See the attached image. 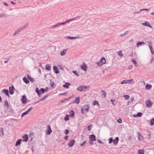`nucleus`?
<instances>
[{"instance_id":"obj_18","label":"nucleus","mask_w":154,"mask_h":154,"mask_svg":"<svg viewBox=\"0 0 154 154\" xmlns=\"http://www.w3.org/2000/svg\"><path fill=\"white\" fill-rule=\"evenodd\" d=\"M80 101V97H78L75 98V99L73 101V102L77 104L79 103Z\"/></svg>"},{"instance_id":"obj_33","label":"nucleus","mask_w":154,"mask_h":154,"mask_svg":"<svg viewBox=\"0 0 154 154\" xmlns=\"http://www.w3.org/2000/svg\"><path fill=\"white\" fill-rule=\"evenodd\" d=\"M71 84L69 83L68 82H66L65 84V85H63V86L64 88H68V86L69 85H70Z\"/></svg>"},{"instance_id":"obj_8","label":"nucleus","mask_w":154,"mask_h":154,"mask_svg":"<svg viewBox=\"0 0 154 154\" xmlns=\"http://www.w3.org/2000/svg\"><path fill=\"white\" fill-rule=\"evenodd\" d=\"M32 109V107H30L29 109H28L25 112H23L21 116V117H23L24 116L28 114Z\"/></svg>"},{"instance_id":"obj_52","label":"nucleus","mask_w":154,"mask_h":154,"mask_svg":"<svg viewBox=\"0 0 154 154\" xmlns=\"http://www.w3.org/2000/svg\"><path fill=\"white\" fill-rule=\"evenodd\" d=\"M54 82H50V85L51 87H53L54 85Z\"/></svg>"},{"instance_id":"obj_61","label":"nucleus","mask_w":154,"mask_h":154,"mask_svg":"<svg viewBox=\"0 0 154 154\" xmlns=\"http://www.w3.org/2000/svg\"><path fill=\"white\" fill-rule=\"evenodd\" d=\"M68 136H66L65 137H64V139L66 140H68Z\"/></svg>"},{"instance_id":"obj_17","label":"nucleus","mask_w":154,"mask_h":154,"mask_svg":"<svg viewBox=\"0 0 154 154\" xmlns=\"http://www.w3.org/2000/svg\"><path fill=\"white\" fill-rule=\"evenodd\" d=\"M3 93L5 94L7 96L9 97L10 95L9 94L8 91V90L6 89H4L2 91Z\"/></svg>"},{"instance_id":"obj_10","label":"nucleus","mask_w":154,"mask_h":154,"mask_svg":"<svg viewBox=\"0 0 154 154\" xmlns=\"http://www.w3.org/2000/svg\"><path fill=\"white\" fill-rule=\"evenodd\" d=\"M152 103L150 100H148L146 102V106L148 107H151L152 105Z\"/></svg>"},{"instance_id":"obj_27","label":"nucleus","mask_w":154,"mask_h":154,"mask_svg":"<svg viewBox=\"0 0 154 154\" xmlns=\"http://www.w3.org/2000/svg\"><path fill=\"white\" fill-rule=\"evenodd\" d=\"M48 88L47 87L46 89L43 88H41V91L42 93H45V91H48Z\"/></svg>"},{"instance_id":"obj_31","label":"nucleus","mask_w":154,"mask_h":154,"mask_svg":"<svg viewBox=\"0 0 154 154\" xmlns=\"http://www.w3.org/2000/svg\"><path fill=\"white\" fill-rule=\"evenodd\" d=\"M23 81L26 83L28 84L29 83V81L27 79L26 77H24L23 78Z\"/></svg>"},{"instance_id":"obj_34","label":"nucleus","mask_w":154,"mask_h":154,"mask_svg":"<svg viewBox=\"0 0 154 154\" xmlns=\"http://www.w3.org/2000/svg\"><path fill=\"white\" fill-rule=\"evenodd\" d=\"M69 115H66L65 117H64V120L65 121H67L69 120Z\"/></svg>"},{"instance_id":"obj_49","label":"nucleus","mask_w":154,"mask_h":154,"mask_svg":"<svg viewBox=\"0 0 154 154\" xmlns=\"http://www.w3.org/2000/svg\"><path fill=\"white\" fill-rule=\"evenodd\" d=\"M14 89V87L13 86H12V87L9 88V91H13Z\"/></svg>"},{"instance_id":"obj_3","label":"nucleus","mask_w":154,"mask_h":154,"mask_svg":"<svg viewBox=\"0 0 154 154\" xmlns=\"http://www.w3.org/2000/svg\"><path fill=\"white\" fill-rule=\"evenodd\" d=\"M28 24H26L25 26L23 27H21V28L19 29L17 31H15L14 33L13 34V35L14 36L16 35L25 29V27L26 26L27 27L28 26Z\"/></svg>"},{"instance_id":"obj_15","label":"nucleus","mask_w":154,"mask_h":154,"mask_svg":"<svg viewBox=\"0 0 154 154\" xmlns=\"http://www.w3.org/2000/svg\"><path fill=\"white\" fill-rule=\"evenodd\" d=\"M67 48L64 49L62 51L60 52V55L61 56H63L65 55L66 53V51H67Z\"/></svg>"},{"instance_id":"obj_25","label":"nucleus","mask_w":154,"mask_h":154,"mask_svg":"<svg viewBox=\"0 0 154 154\" xmlns=\"http://www.w3.org/2000/svg\"><path fill=\"white\" fill-rule=\"evenodd\" d=\"M152 87V86L151 85L147 84L145 86V88L146 90H149Z\"/></svg>"},{"instance_id":"obj_30","label":"nucleus","mask_w":154,"mask_h":154,"mask_svg":"<svg viewBox=\"0 0 154 154\" xmlns=\"http://www.w3.org/2000/svg\"><path fill=\"white\" fill-rule=\"evenodd\" d=\"M148 45L149 46V48L150 49V50H151L152 53V50L153 49V48L151 46V45H152V43L150 42H148Z\"/></svg>"},{"instance_id":"obj_16","label":"nucleus","mask_w":154,"mask_h":154,"mask_svg":"<svg viewBox=\"0 0 154 154\" xmlns=\"http://www.w3.org/2000/svg\"><path fill=\"white\" fill-rule=\"evenodd\" d=\"M87 68L88 67L85 63L81 66V68H82V69L86 71H87Z\"/></svg>"},{"instance_id":"obj_56","label":"nucleus","mask_w":154,"mask_h":154,"mask_svg":"<svg viewBox=\"0 0 154 154\" xmlns=\"http://www.w3.org/2000/svg\"><path fill=\"white\" fill-rule=\"evenodd\" d=\"M28 78L30 79L31 81H32L33 80V79L32 78H31L30 76H29V75H28Z\"/></svg>"},{"instance_id":"obj_46","label":"nucleus","mask_w":154,"mask_h":154,"mask_svg":"<svg viewBox=\"0 0 154 154\" xmlns=\"http://www.w3.org/2000/svg\"><path fill=\"white\" fill-rule=\"evenodd\" d=\"M142 114L141 112H138L137 113V115L136 116L141 117L142 116Z\"/></svg>"},{"instance_id":"obj_35","label":"nucleus","mask_w":154,"mask_h":154,"mask_svg":"<svg viewBox=\"0 0 154 154\" xmlns=\"http://www.w3.org/2000/svg\"><path fill=\"white\" fill-rule=\"evenodd\" d=\"M93 104L94 105H96L97 106H99V103L97 101H93Z\"/></svg>"},{"instance_id":"obj_2","label":"nucleus","mask_w":154,"mask_h":154,"mask_svg":"<svg viewBox=\"0 0 154 154\" xmlns=\"http://www.w3.org/2000/svg\"><path fill=\"white\" fill-rule=\"evenodd\" d=\"M90 88V86H80L78 88L77 90L80 91H85L88 90Z\"/></svg>"},{"instance_id":"obj_26","label":"nucleus","mask_w":154,"mask_h":154,"mask_svg":"<svg viewBox=\"0 0 154 154\" xmlns=\"http://www.w3.org/2000/svg\"><path fill=\"white\" fill-rule=\"evenodd\" d=\"M45 69L48 71H50L51 70V66L49 64H47L46 65Z\"/></svg>"},{"instance_id":"obj_55","label":"nucleus","mask_w":154,"mask_h":154,"mask_svg":"<svg viewBox=\"0 0 154 154\" xmlns=\"http://www.w3.org/2000/svg\"><path fill=\"white\" fill-rule=\"evenodd\" d=\"M65 133L67 135L69 133V131L68 130H65Z\"/></svg>"},{"instance_id":"obj_57","label":"nucleus","mask_w":154,"mask_h":154,"mask_svg":"<svg viewBox=\"0 0 154 154\" xmlns=\"http://www.w3.org/2000/svg\"><path fill=\"white\" fill-rule=\"evenodd\" d=\"M132 67L133 66L132 65H130L128 66V69L131 70L132 68Z\"/></svg>"},{"instance_id":"obj_40","label":"nucleus","mask_w":154,"mask_h":154,"mask_svg":"<svg viewBox=\"0 0 154 154\" xmlns=\"http://www.w3.org/2000/svg\"><path fill=\"white\" fill-rule=\"evenodd\" d=\"M92 126V125H89L88 127V131H90L91 130V128Z\"/></svg>"},{"instance_id":"obj_7","label":"nucleus","mask_w":154,"mask_h":154,"mask_svg":"<svg viewBox=\"0 0 154 154\" xmlns=\"http://www.w3.org/2000/svg\"><path fill=\"white\" fill-rule=\"evenodd\" d=\"M75 142V140H70L68 144V146L70 147H72L74 144Z\"/></svg>"},{"instance_id":"obj_23","label":"nucleus","mask_w":154,"mask_h":154,"mask_svg":"<svg viewBox=\"0 0 154 154\" xmlns=\"http://www.w3.org/2000/svg\"><path fill=\"white\" fill-rule=\"evenodd\" d=\"M66 38H67L68 39H75L77 38H80L79 37H72L70 36H67Z\"/></svg>"},{"instance_id":"obj_42","label":"nucleus","mask_w":154,"mask_h":154,"mask_svg":"<svg viewBox=\"0 0 154 154\" xmlns=\"http://www.w3.org/2000/svg\"><path fill=\"white\" fill-rule=\"evenodd\" d=\"M118 55L121 57L123 56V55L121 51H120L118 52Z\"/></svg>"},{"instance_id":"obj_6","label":"nucleus","mask_w":154,"mask_h":154,"mask_svg":"<svg viewBox=\"0 0 154 154\" xmlns=\"http://www.w3.org/2000/svg\"><path fill=\"white\" fill-rule=\"evenodd\" d=\"M22 102L23 104L27 103V98L25 95H23L21 99Z\"/></svg>"},{"instance_id":"obj_62","label":"nucleus","mask_w":154,"mask_h":154,"mask_svg":"<svg viewBox=\"0 0 154 154\" xmlns=\"http://www.w3.org/2000/svg\"><path fill=\"white\" fill-rule=\"evenodd\" d=\"M98 142L99 143H102V144H103V143L100 140H98Z\"/></svg>"},{"instance_id":"obj_48","label":"nucleus","mask_w":154,"mask_h":154,"mask_svg":"<svg viewBox=\"0 0 154 154\" xmlns=\"http://www.w3.org/2000/svg\"><path fill=\"white\" fill-rule=\"evenodd\" d=\"M86 141H84L83 143L80 144V146H83L86 143Z\"/></svg>"},{"instance_id":"obj_38","label":"nucleus","mask_w":154,"mask_h":154,"mask_svg":"<svg viewBox=\"0 0 154 154\" xmlns=\"http://www.w3.org/2000/svg\"><path fill=\"white\" fill-rule=\"evenodd\" d=\"M96 63L99 66H101L103 65L102 63L100 62V60L99 62H96Z\"/></svg>"},{"instance_id":"obj_12","label":"nucleus","mask_w":154,"mask_h":154,"mask_svg":"<svg viewBox=\"0 0 154 154\" xmlns=\"http://www.w3.org/2000/svg\"><path fill=\"white\" fill-rule=\"evenodd\" d=\"M89 139L91 141H95L96 140V137L93 134L89 136Z\"/></svg>"},{"instance_id":"obj_24","label":"nucleus","mask_w":154,"mask_h":154,"mask_svg":"<svg viewBox=\"0 0 154 154\" xmlns=\"http://www.w3.org/2000/svg\"><path fill=\"white\" fill-rule=\"evenodd\" d=\"M52 132V130L51 129V126L50 125H48V129L47 130V134H50Z\"/></svg>"},{"instance_id":"obj_13","label":"nucleus","mask_w":154,"mask_h":154,"mask_svg":"<svg viewBox=\"0 0 154 154\" xmlns=\"http://www.w3.org/2000/svg\"><path fill=\"white\" fill-rule=\"evenodd\" d=\"M23 141L26 142L28 139V136L27 134H25L23 137Z\"/></svg>"},{"instance_id":"obj_64","label":"nucleus","mask_w":154,"mask_h":154,"mask_svg":"<svg viewBox=\"0 0 154 154\" xmlns=\"http://www.w3.org/2000/svg\"><path fill=\"white\" fill-rule=\"evenodd\" d=\"M9 92H10V94H13L14 93V92L13 91H10Z\"/></svg>"},{"instance_id":"obj_58","label":"nucleus","mask_w":154,"mask_h":154,"mask_svg":"<svg viewBox=\"0 0 154 154\" xmlns=\"http://www.w3.org/2000/svg\"><path fill=\"white\" fill-rule=\"evenodd\" d=\"M103 95H104V97H105L106 96V93L104 91H103Z\"/></svg>"},{"instance_id":"obj_44","label":"nucleus","mask_w":154,"mask_h":154,"mask_svg":"<svg viewBox=\"0 0 154 154\" xmlns=\"http://www.w3.org/2000/svg\"><path fill=\"white\" fill-rule=\"evenodd\" d=\"M78 17H76L73 18L72 19H69V20H68V21H69V22L71 21L74 20H75Z\"/></svg>"},{"instance_id":"obj_4","label":"nucleus","mask_w":154,"mask_h":154,"mask_svg":"<svg viewBox=\"0 0 154 154\" xmlns=\"http://www.w3.org/2000/svg\"><path fill=\"white\" fill-rule=\"evenodd\" d=\"M137 136L138 137V140L139 141H143L144 140V138L140 132H138L137 133Z\"/></svg>"},{"instance_id":"obj_14","label":"nucleus","mask_w":154,"mask_h":154,"mask_svg":"<svg viewBox=\"0 0 154 154\" xmlns=\"http://www.w3.org/2000/svg\"><path fill=\"white\" fill-rule=\"evenodd\" d=\"M53 70L54 72L56 74H58L59 73V71L58 69V68L57 66H54L53 67Z\"/></svg>"},{"instance_id":"obj_20","label":"nucleus","mask_w":154,"mask_h":154,"mask_svg":"<svg viewBox=\"0 0 154 154\" xmlns=\"http://www.w3.org/2000/svg\"><path fill=\"white\" fill-rule=\"evenodd\" d=\"M22 140L21 139H18L16 142L15 144L16 146H18V145H20L21 141Z\"/></svg>"},{"instance_id":"obj_22","label":"nucleus","mask_w":154,"mask_h":154,"mask_svg":"<svg viewBox=\"0 0 154 154\" xmlns=\"http://www.w3.org/2000/svg\"><path fill=\"white\" fill-rule=\"evenodd\" d=\"M119 140V138L118 137H116L115 139L113 140V143L115 144H117Z\"/></svg>"},{"instance_id":"obj_28","label":"nucleus","mask_w":154,"mask_h":154,"mask_svg":"<svg viewBox=\"0 0 154 154\" xmlns=\"http://www.w3.org/2000/svg\"><path fill=\"white\" fill-rule=\"evenodd\" d=\"M138 154H144V150L143 149H139L138 151Z\"/></svg>"},{"instance_id":"obj_9","label":"nucleus","mask_w":154,"mask_h":154,"mask_svg":"<svg viewBox=\"0 0 154 154\" xmlns=\"http://www.w3.org/2000/svg\"><path fill=\"white\" fill-rule=\"evenodd\" d=\"M142 24L144 25L145 26H148L150 28H152V27L151 25L150 24L149 22L148 21H146L144 23H142Z\"/></svg>"},{"instance_id":"obj_11","label":"nucleus","mask_w":154,"mask_h":154,"mask_svg":"<svg viewBox=\"0 0 154 154\" xmlns=\"http://www.w3.org/2000/svg\"><path fill=\"white\" fill-rule=\"evenodd\" d=\"M130 32V31L129 30H128L125 32L123 34H120L119 35V37H124L127 35Z\"/></svg>"},{"instance_id":"obj_36","label":"nucleus","mask_w":154,"mask_h":154,"mask_svg":"<svg viewBox=\"0 0 154 154\" xmlns=\"http://www.w3.org/2000/svg\"><path fill=\"white\" fill-rule=\"evenodd\" d=\"M151 125H152L154 124V118L151 119L150 122Z\"/></svg>"},{"instance_id":"obj_5","label":"nucleus","mask_w":154,"mask_h":154,"mask_svg":"<svg viewBox=\"0 0 154 154\" xmlns=\"http://www.w3.org/2000/svg\"><path fill=\"white\" fill-rule=\"evenodd\" d=\"M131 82L133 83L134 82V80L132 79L129 80H124L122 82L121 84H124L125 83H129Z\"/></svg>"},{"instance_id":"obj_53","label":"nucleus","mask_w":154,"mask_h":154,"mask_svg":"<svg viewBox=\"0 0 154 154\" xmlns=\"http://www.w3.org/2000/svg\"><path fill=\"white\" fill-rule=\"evenodd\" d=\"M35 91L37 94L40 92L38 88H36Z\"/></svg>"},{"instance_id":"obj_63","label":"nucleus","mask_w":154,"mask_h":154,"mask_svg":"<svg viewBox=\"0 0 154 154\" xmlns=\"http://www.w3.org/2000/svg\"><path fill=\"white\" fill-rule=\"evenodd\" d=\"M38 96L40 97L42 95V93L40 92H39L38 93Z\"/></svg>"},{"instance_id":"obj_59","label":"nucleus","mask_w":154,"mask_h":154,"mask_svg":"<svg viewBox=\"0 0 154 154\" xmlns=\"http://www.w3.org/2000/svg\"><path fill=\"white\" fill-rule=\"evenodd\" d=\"M154 61V58H151V61H150V63H152Z\"/></svg>"},{"instance_id":"obj_21","label":"nucleus","mask_w":154,"mask_h":154,"mask_svg":"<svg viewBox=\"0 0 154 154\" xmlns=\"http://www.w3.org/2000/svg\"><path fill=\"white\" fill-rule=\"evenodd\" d=\"M145 43L143 42H139L137 43V47H138L139 46H141L142 45H144Z\"/></svg>"},{"instance_id":"obj_43","label":"nucleus","mask_w":154,"mask_h":154,"mask_svg":"<svg viewBox=\"0 0 154 154\" xmlns=\"http://www.w3.org/2000/svg\"><path fill=\"white\" fill-rule=\"evenodd\" d=\"M124 97L126 100H128L129 98V96L128 95H125L124 96Z\"/></svg>"},{"instance_id":"obj_37","label":"nucleus","mask_w":154,"mask_h":154,"mask_svg":"<svg viewBox=\"0 0 154 154\" xmlns=\"http://www.w3.org/2000/svg\"><path fill=\"white\" fill-rule=\"evenodd\" d=\"M132 62L136 66H138V64H137V61L135 60H134V59L132 60Z\"/></svg>"},{"instance_id":"obj_54","label":"nucleus","mask_w":154,"mask_h":154,"mask_svg":"<svg viewBox=\"0 0 154 154\" xmlns=\"http://www.w3.org/2000/svg\"><path fill=\"white\" fill-rule=\"evenodd\" d=\"M118 122L119 123H121L122 122V120L121 119H119L117 120Z\"/></svg>"},{"instance_id":"obj_47","label":"nucleus","mask_w":154,"mask_h":154,"mask_svg":"<svg viewBox=\"0 0 154 154\" xmlns=\"http://www.w3.org/2000/svg\"><path fill=\"white\" fill-rule=\"evenodd\" d=\"M109 144H110L112 143V142L113 141V139L112 138H110L109 139Z\"/></svg>"},{"instance_id":"obj_41","label":"nucleus","mask_w":154,"mask_h":154,"mask_svg":"<svg viewBox=\"0 0 154 154\" xmlns=\"http://www.w3.org/2000/svg\"><path fill=\"white\" fill-rule=\"evenodd\" d=\"M7 16L6 15L4 14H0V17H6Z\"/></svg>"},{"instance_id":"obj_60","label":"nucleus","mask_w":154,"mask_h":154,"mask_svg":"<svg viewBox=\"0 0 154 154\" xmlns=\"http://www.w3.org/2000/svg\"><path fill=\"white\" fill-rule=\"evenodd\" d=\"M93 141H91V140H89V143L92 145H93Z\"/></svg>"},{"instance_id":"obj_51","label":"nucleus","mask_w":154,"mask_h":154,"mask_svg":"<svg viewBox=\"0 0 154 154\" xmlns=\"http://www.w3.org/2000/svg\"><path fill=\"white\" fill-rule=\"evenodd\" d=\"M60 23H57V24H56V25H54V26H52V28H54V27H57V26H60Z\"/></svg>"},{"instance_id":"obj_50","label":"nucleus","mask_w":154,"mask_h":154,"mask_svg":"<svg viewBox=\"0 0 154 154\" xmlns=\"http://www.w3.org/2000/svg\"><path fill=\"white\" fill-rule=\"evenodd\" d=\"M149 9H142L140 10V11H149Z\"/></svg>"},{"instance_id":"obj_29","label":"nucleus","mask_w":154,"mask_h":154,"mask_svg":"<svg viewBox=\"0 0 154 154\" xmlns=\"http://www.w3.org/2000/svg\"><path fill=\"white\" fill-rule=\"evenodd\" d=\"M74 112L73 110H71L69 112V116L72 117L74 116Z\"/></svg>"},{"instance_id":"obj_45","label":"nucleus","mask_w":154,"mask_h":154,"mask_svg":"<svg viewBox=\"0 0 154 154\" xmlns=\"http://www.w3.org/2000/svg\"><path fill=\"white\" fill-rule=\"evenodd\" d=\"M72 72L75 74V75L78 76L79 75V74L78 73V72L76 71H73Z\"/></svg>"},{"instance_id":"obj_32","label":"nucleus","mask_w":154,"mask_h":154,"mask_svg":"<svg viewBox=\"0 0 154 154\" xmlns=\"http://www.w3.org/2000/svg\"><path fill=\"white\" fill-rule=\"evenodd\" d=\"M4 105L7 108L9 107V106L8 103L7 101H4Z\"/></svg>"},{"instance_id":"obj_39","label":"nucleus","mask_w":154,"mask_h":154,"mask_svg":"<svg viewBox=\"0 0 154 154\" xmlns=\"http://www.w3.org/2000/svg\"><path fill=\"white\" fill-rule=\"evenodd\" d=\"M69 21H68V20H67L65 22H63L62 23H59L60 25H65V24H66V23H69Z\"/></svg>"},{"instance_id":"obj_1","label":"nucleus","mask_w":154,"mask_h":154,"mask_svg":"<svg viewBox=\"0 0 154 154\" xmlns=\"http://www.w3.org/2000/svg\"><path fill=\"white\" fill-rule=\"evenodd\" d=\"M89 108L90 107L88 105H84L81 109L82 113L85 114L88 111Z\"/></svg>"},{"instance_id":"obj_19","label":"nucleus","mask_w":154,"mask_h":154,"mask_svg":"<svg viewBox=\"0 0 154 154\" xmlns=\"http://www.w3.org/2000/svg\"><path fill=\"white\" fill-rule=\"evenodd\" d=\"M100 62L102 63L103 65L106 63V60L104 57H103L100 60Z\"/></svg>"}]
</instances>
